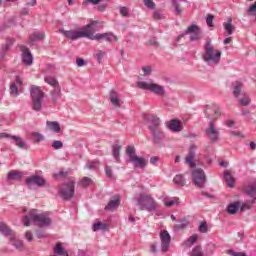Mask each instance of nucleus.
Instances as JSON below:
<instances>
[{
	"label": "nucleus",
	"instance_id": "nucleus-40",
	"mask_svg": "<svg viewBox=\"0 0 256 256\" xmlns=\"http://www.w3.org/2000/svg\"><path fill=\"white\" fill-rule=\"evenodd\" d=\"M241 89H243V83L236 82V85L234 87V95H235V97H239V94L241 93Z\"/></svg>",
	"mask_w": 256,
	"mask_h": 256
},
{
	"label": "nucleus",
	"instance_id": "nucleus-36",
	"mask_svg": "<svg viewBox=\"0 0 256 256\" xmlns=\"http://www.w3.org/2000/svg\"><path fill=\"white\" fill-rule=\"evenodd\" d=\"M32 139L34 143H41V141H43L45 137L43 136V134L35 132L32 134Z\"/></svg>",
	"mask_w": 256,
	"mask_h": 256
},
{
	"label": "nucleus",
	"instance_id": "nucleus-13",
	"mask_svg": "<svg viewBox=\"0 0 256 256\" xmlns=\"http://www.w3.org/2000/svg\"><path fill=\"white\" fill-rule=\"evenodd\" d=\"M186 35H190L191 41H199L201 39V29H199V26L193 24L187 28Z\"/></svg>",
	"mask_w": 256,
	"mask_h": 256
},
{
	"label": "nucleus",
	"instance_id": "nucleus-23",
	"mask_svg": "<svg viewBox=\"0 0 256 256\" xmlns=\"http://www.w3.org/2000/svg\"><path fill=\"white\" fill-rule=\"evenodd\" d=\"M224 179L226 181V185H228L231 188L235 187V176H233V171L225 170Z\"/></svg>",
	"mask_w": 256,
	"mask_h": 256
},
{
	"label": "nucleus",
	"instance_id": "nucleus-6",
	"mask_svg": "<svg viewBox=\"0 0 256 256\" xmlns=\"http://www.w3.org/2000/svg\"><path fill=\"white\" fill-rule=\"evenodd\" d=\"M126 155H128L134 167H140V169H143V167H147V160L137 156V154L135 153V147L128 146L126 149Z\"/></svg>",
	"mask_w": 256,
	"mask_h": 256
},
{
	"label": "nucleus",
	"instance_id": "nucleus-34",
	"mask_svg": "<svg viewBox=\"0 0 256 256\" xmlns=\"http://www.w3.org/2000/svg\"><path fill=\"white\" fill-rule=\"evenodd\" d=\"M93 231H106L107 230V224H103L102 222L95 223L93 225Z\"/></svg>",
	"mask_w": 256,
	"mask_h": 256
},
{
	"label": "nucleus",
	"instance_id": "nucleus-49",
	"mask_svg": "<svg viewBox=\"0 0 256 256\" xmlns=\"http://www.w3.org/2000/svg\"><path fill=\"white\" fill-rule=\"evenodd\" d=\"M240 103L244 106L247 107L251 103V99L249 97L241 98Z\"/></svg>",
	"mask_w": 256,
	"mask_h": 256
},
{
	"label": "nucleus",
	"instance_id": "nucleus-51",
	"mask_svg": "<svg viewBox=\"0 0 256 256\" xmlns=\"http://www.w3.org/2000/svg\"><path fill=\"white\" fill-rule=\"evenodd\" d=\"M172 4L175 7V11L178 15H181V7L179 6V4H177V1L172 0Z\"/></svg>",
	"mask_w": 256,
	"mask_h": 256
},
{
	"label": "nucleus",
	"instance_id": "nucleus-62",
	"mask_svg": "<svg viewBox=\"0 0 256 256\" xmlns=\"http://www.w3.org/2000/svg\"><path fill=\"white\" fill-rule=\"evenodd\" d=\"M97 59H103L105 57V52L103 51H98L96 54Z\"/></svg>",
	"mask_w": 256,
	"mask_h": 256
},
{
	"label": "nucleus",
	"instance_id": "nucleus-22",
	"mask_svg": "<svg viewBox=\"0 0 256 256\" xmlns=\"http://www.w3.org/2000/svg\"><path fill=\"white\" fill-rule=\"evenodd\" d=\"M168 127L171 131L175 133H179V131H183V123L177 119H173L169 122Z\"/></svg>",
	"mask_w": 256,
	"mask_h": 256
},
{
	"label": "nucleus",
	"instance_id": "nucleus-33",
	"mask_svg": "<svg viewBox=\"0 0 256 256\" xmlns=\"http://www.w3.org/2000/svg\"><path fill=\"white\" fill-rule=\"evenodd\" d=\"M61 93V88L55 89L54 91L50 92L51 95V99L54 103H57L58 99H59V95Z\"/></svg>",
	"mask_w": 256,
	"mask_h": 256
},
{
	"label": "nucleus",
	"instance_id": "nucleus-26",
	"mask_svg": "<svg viewBox=\"0 0 256 256\" xmlns=\"http://www.w3.org/2000/svg\"><path fill=\"white\" fill-rule=\"evenodd\" d=\"M240 207H241V201L234 202V203L228 205L227 211H228V213H230V215H235V213H237V211H239Z\"/></svg>",
	"mask_w": 256,
	"mask_h": 256
},
{
	"label": "nucleus",
	"instance_id": "nucleus-46",
	"mask_svg": "<svg viewBox=\"0 0 256 256\" xmlns=\"http://www.w3.org/2000/svg\"><path fill=\"white\" fill-rule=\"evenodd\" d=\"M53 149H63V142L56 140L52 143Z\"/></svg>",
	"mask_w": 256,
	"mask_h": 256
},
{
	"label": "nucleus",
	"instance_id": "nucleus-53",
	"mask_svg": "<svg viewBox=\"0 0 256 256\" xmlns=\"http://www.w3.org/2000/svg\"><path fill=\"white\" fill-rule=\"evenodd\" d=\"M142 71H143L144 75H151L152 69L150 66H145L142 68Z\"/></svg>",
	"mask_w": 256,
	"mask_h": 256
},
{
	"label": "nucleus",
	"instance_id": "nucleus-12",
	"mask_svg": "<svg viewBox=\"0 0 256 256\" xmlns=\"http://www.w3.org/2000/svg\"><path fill=\"white\" fill-rule=\"evenodd\" d=\"M160 241L163 253H167L171 245V235H169L167 230H162L160 232Z\"/></svg>",
	"mask_w": 256,
	"mask_h": 256
},
{
	"label": "nucleus",
	"instance_id": "nucleus-16",
	"mask_svg": "<svg viewBox=\"0 0 256 256\" xmlns=\"http://www.w3.org/2000/svg\"><path fill=\"white\" fill-rule=\"evenodd\" d=\"M20 51H22V61L24 65H33V55L31 51H29V48L21 46Z\"/></svg>",
	"mask_w": 256,
	"mask_h": 256
},
{
	"label": "nucleus",
	"instance_id": "nucleus-27",
	"mask_svg": "<svg viewBox=\"0 0 256 256\" xmlns=\"http://www.w3.org/2000/svg\"><path fill=\"white\" fill-rule=\"evenodd\" d=\"M194 159H195V152L190 151L188 153V155L186 156L185 163H186V165H189V167H191V169H193L195 167V162H193Z\"/></svg>",
	"mask_w": 256,
	"mask_h": 256
},
{
	"label": "nucleus",
	"instance_id": "nucleus-18",
	"mask_svg": "<svg viewBox=\"0 0 256 256\" xmlns=\"http://www.w3.org/2000/svg\"><path fill=\"white\" fill-rule=\"evenodd\" d=\"M121 205V197L119 195H115L107 204L105 207V211H115L117 207Z\"/></svg>",
	"mask_w": 256,
	"mask_h": 256
},
{
	"label": "nucleus",
	"instance_id": "nucleus-45",
	"mask_svg": "<svg viewBox=\"0 0 256 256\" xmlns=\"http://www.w3.org/2000/svg\"><path fill=\"white\" fill-rule=\"evenodd\" d=\"M145 7H148V9H155V2L153 0H144Z\"/></svg>",
	"mask_w": 256,
	"mask_h": 256
},
{
	"label": "nucleus",
	"instance_id": "nucleus-15",
	"mask_svg": "<svg viewBox=\"0 0 256 256\" xmlns=\"http://www.w3.org/2000/svg\"><path fill=\"white\" fill-rule=\"evenodd\" d=\"M206 135L213 143L219 139V130H217L213 122H210L209 127L206 129Z\"/></svg>",
	"mask_w": 256,
	"mask_h": 256
},
{
	"label": "nucleus",
	"instance_id": "nucleus-63",
	"mask_svg": "<svg viewBox=\"0 0 256 256\" xmlns=\"http://www.w3.org/2000/svg\"><path fill=\"white\" fill-rule=\"evenodd\" d=\"M226 125H227L228 127H233V125H235V121H233V120H228V121L226 122Z\"/></svg>",
	"mask_w": 256,
	"mask_h": 256
},
{
	"label": "nucleus",
	"instance_id": "nucleus-44",
	"mask_svg": "<svg viewBox=\"0 0 256 256\" xmlns=\"http://www.w3.org/2000/svg\"><path fill=\"white\" fill-rule=\"evenodd\" d=\"M102 0H83V5H99Z\"/></svg>",
	"mask_w": 256,
	"mask_h": 256
},
{
	"label": "nucleus",
	"instance_id": "nucleus-11",
	"mask_svg": "<svg viewBox=\"0 0 256 256\" xmlns=\"http://www.w3.org/2000/svg\"><path fill=\"white\" fill-rule=\"evenodd\" d=\"M89 39L91 41H101V39H104V41H107L108 43H113V41L117 42L119 41V38L113 32L108 33H102V34H93L88 35Z\"/></svg>",
	"mask_w": 256,
	"mask_h": 256
},
{
	"label": "nucleus",
	"instance_id": "nucleus-52",
	"mask_svg": "<svg viewBox=\"0 0 256 256\" xmlns=\"http://www.w3.org/2000/svg\"><path fill=\"white\" fill-rule=\"evenodd\" d=\"M153 18H154L156 21H157V20H161V19H163V15H162L161 12H159V11H154Z\"/></svg>",
	"mask_w": 256,
	"mask_h": 256
},
{
	"label": "nucleus",
	"instance_id": "nucleus-20",
	"mask_svg": "<svg viewBox=\"0 0 256 256\" xmlns=\"http://www.w3.org/2000/svg\"><path fill=\"white\" fill-rule=\"evenodd\" d=\"M110 102L114 109L121 108V99H119V93H117L115 90L110 91Z\"/></svg>",
	"mask_w": 256,
	"mask_h": 256
},
{
	"label": "nucleus",
	"instance_id": "nucleus-43",
	"mask_svg": "<svg viewBox=\"0 0 256 256\" xmlns=\"http://www.w3.org/2000/svg\"><path fill=\"white\" fill-rule=\"evenodd\" d=\"M192 256H203V251L201 250V247L197 246L192 250L191 253Z\"/></svg>",
	"mask_w": 256,
	"mask_h": 256
},
{
	"label": "nucleus",
	"instance_id": "nucleus-2",
	"mask_svg": "<svg viewBox=\"0 0 256 256\" xmlns=\"http://www.w3.org/2000/svg\"><path fill=\"white\" fill-rule=\"evenodd\" d=\"M32 221L38 227H48L51 223V218L47 214H38L37 210H30L29 215L23 217V224L25 227H29Z\"/></svg>",
	"mask_w": 256,
	"mask_h": 256
},
{
	"label": "nucleus",
	"instance_id": "nucleus-8",
	"mask_svg": "<svg viewBox=\"0 0 256 256\" xmlns=\"http://www.w3.org/2000/svg\"><path fill=\"white\" fill-rule=\"evenodd\" d=\"M0 231L6 235L7 237H10V241L16 249H19L20 251L23 249V242L21 240L15 239V232L10 230L8 226L5 225V223H0Z\"/></svg>",
	"mask_w": 256,
	"mask_h": 256
},
{
	"label": "nucleus",
	"instance_id": "nucleus-64",
	"mask_svg": "<svg viewBox=\"0 0 256 256\" xmlns=\"http://www.w3.org/2000/svg\"><path fill=\"white\" fill-rule=\"evenodd\" d=\"M219 165H220V167H228L229 163L222 161V162H219Z\"/></svg>",
	"mask_w": 256,
	"mask_h": 256
},
{
	"label": "nucleus",
	"instance_id": "nucleus-25",
	"mask_svg": "<svg viewBox=\"0 0 256 256\" xmlns=\"http://www.w3.org/2000/svg\"><path fill=\"white\" fill-rule=\"evenodd\" d=\"M44 81L51 87H54V89H61V86H59V81H57V79H55V77L46 76V77H44Z\"/></svg>",
	"mask_w": 256,
	"mask_h": 256
},
{
	"label": "nucleus",
	"instance_id": "nucleus-35",
	"mask_svg": "<svg viewBox=\"0 0 256 256\" xmlns=\"http://www.w3.org/2000/svg\"><path fill=\"white\" fill-rule=\"evenodd\" d=\"M197 239H198L197 234L190 236L185 242L186 247H191L194 243H197Z\"/></svg>",
	"mask_w": 256,
	"mask_h": 256
},
{
	"label": "nucleus",
	"instance_id": "nucleus-42",
	"mask_svg": "<svg viewBox=\"0 0 256 256\" xmlns=\"http://www.w3.org/2000/svg\"><path fill=\"white\" fill-rule=\"evenodd\" d=\"M230 135L232 137H237L238 139H245V134H243V132L240 131H232L230 132Z\"/></svg>",
	"mask_w": 256,
	"mask_h": 256
},
{
	"label": "nucleus",
	"instance_id": "nucleus-32",
	"mask_svg": "<svg viewBox=\"0 0 256 256\" xmlns=\"http://www.w3.org/2000/svg\"><path fill=\"white\" fill-rule=\"evenodd\" d=\"M11 139L15 140L17 147H19L20 149H25L26 145H25L23 139H21V137L11 136Z\"/></svg>",
	"mask_w": 256,
	"mask_h": 256
},
{
	"label": "nucleus",
	"instance_id": "nucleus-59",
	"mask_svg": "<svg viewBox=\"0 0 256 256\" xmlns=\"http://www.w3.org/2000/svg\"><path fill=\"white\" fill-rule=\"evenodd\" d=\"M65 175H67V172L60 171L59 173L54 174V177L58 179V177H65Z\"/></svg>",
	"mask_w": 256,
	"mask_h": 256
},
{
	"label": "nucleus",
	"instance_id": "nucleus-21",
	"mask_svg": "<svg viewBox=\"0 0 256 256\" xmlns=\"http://www.w3.org/2000/svg\"><path fill=\"white\" fill-rule=\"evenodd\" d=\"M204 113H206V117H208V118L214 114L213 118L217 119V117H219V115H221V110H219V107H217L216 105H212L210 107H207L204 110Z\"/></svg>",
	"mask_w": 256,
	"mask_h": 256
},
{
	"label": "nucleus",
	"instance_id": "nucleus-10",
	"mask_svg": "<svg viewBox=\"0 0 256 256\" xmlns=\"http://www.w3.org/2000/svg\"><path fill=\"white\" fill-rule=\"evenodd\" d=\"M60 195L63 197V199H66V201H69L75 195V181L70 180L68 183L63 184Z\"/></svg>",
	"mask_w": 256,
	"mask_h": 256
},
{
	"label": "nucleus",
	"instance_id": "nucleus-47",
	"mask_svg": "<svg viewBox=\"0 0 256 256\" xmlns=\"http://www.w3.org/2000/svg\"><path fill=\"white\" fill-rule=\"evenodd\" d=\"M213 19H215V16H213L212 14H208L206 18V23L208 27H213Z\"/></svg>",
	"mask_w": 256,
	"mask_h": 256
},
{
	"label": "nucleus",
	"instance_id": "nucleus-14",
	"mask_svg": "<svg viewBox=\"0 0 256 256\" xmlns=\"http://www.w3.org/2000/svg\"><path fill=\"white\" fill-rule=\"evenodd\" d=\"M145 121H147L150 131H157L159 125H161V120L155 115H146Z\"/></svg>",
	"mask_w": 256,
	"mask_h": 256
},
{
	"label": "nucleus",
	"instance_id": "nucleus-41",
	"mask_svg": "<svg viewBox=\"0 0 256 256\" xmlns=\"http://www.w3.org/2000/svg\"><path fill=\"white\" fill-rule=\"evenodd\" d=\"M93 181L91 180V178L89 177H84L82 178V180L80 181V185L82 187H89V185L92 183Z\"/></svg>",
	"mask_w": 256,
	"mask_h": 256
},
{
	"label": "nucleus",
	"instance_id": "nucleus-4",
	"mask_svg": "<svg viewBox=\"0 0 256 256\" xmlns=\"http://www.w3.org/2000/svg\"><path fill=\"white\" fill-rule=\"evenodd\" d=\"M222 53L223 52H221V50H217L213 46H208V47H205V52L202 57L206 63H212L213 65H219V61H221Z\"/></svg>",
	"mask_w": 256,
	"mask_h": 256
},
{
	"label": "nucleus",
	"instance_id": "nucleus-58",
	"mask_svg": "<svg viewBox=\"0 0 256 256\" xmlns=\"http://www.w3.org/2000/svg\"><path fill=\"white\" fill-rule=\"evenodd\" d=\"M256 11V1L254 2V4H252L251 6H249L248 8V12L249 13H255Z\"/></svg>",
	"mask_w": 256,
	"mask_h": 256
},
{
	"label": "nucleus",
	"instance_id": "nucleus-9",
	"mask_svg": "<svg viewBox=\"0 0 256 256\" xmlns=\"http://www.w3.org/2000/svg\"><path fill=\"white\" fill-rule=\"evenodd\" d=\"M192 181L196 187L202 189L205 187L206 176L203 169H194L192 171Z\"/></svg>",
	"mask_w": 256,
	"mask_h": 256
},
{
	"label": "nucleus",
	"instance_id": "nucleus-30",
	"mask_svg": "<svg viewBox=\"0 0 256 256\" xmlns=\"http://www.w3.org/2000/svg\"><path fill=\"white\" fill-rule=\"evenodd\" d=\"M246 193L247 195H249V197H252V203L255 201L256 199V188L255 186H248L246 187Z\"/></svg>",
	"mask_w": 256,
	"mask_h": 256
},
{
	"label": "nucleus",
	"instance_id": "nucleus-7",
	"mask_svg": "<svg viewBox=\"0 0 256 256\" xmlns=\"http://www.w3.org/2000/svg\"><path fill=\"white\" fill-rule=\"evenodd\" d=\"M31 97L33 100L34 111H41V107H42L41 101H43V97H44V94H43V91L41 90V88H39L37 86H32Z\"/></svg>",
	"mask_w": 256,
	"mask_h": 256
},
{
	"label": "nucleus",
	"instance_id": "nucleus-37",
	"mask_svg": "<svg viewBox=\"0 0 256 256\" xmlns=\"http://www.w3.org/2000/svg\"><path fill=\"white\" fill-rule=\"evenodd\" d=\"M175 185H185V178H183V175H176L173 179Z\"/></svg>",
	"mask_w": 256,
	"mask_h": 256
},
{
	"label": "nucleus",
	"instance_id": "nucleus-29",
	"mask_svg": "<svg viewBox=\"0 0 256 256\" xmlns=\"http://www.w3.org/2000/svg\"><path fill=\"white\" fill-rule=\"evenodd\" d=\"M23 177V172L12 170L8 173V179L17 180Z\"/></svg>",
	"mask_w": 256,
	"mask_h": 256
},
{
	"label": "nucleus",
	"instance_id": "nucleus-24",
	"mask_svg": "<svg viewBox=\"0 0 256 256\" xmlns=\"http://www.w3.org/2000/svg\"><path fill=\"white\" fill-rule=\"evenodd\" d=\"M224 30L228 35H233V30L235 26H233V18L229 17L227 22L223 23Z\"/></svg>",
	"mask_w": 256,
	"mask_h": 256
},
{
	"label": "nucleus",
	"instance_id": "nucleus-1",
	"mask_svg": "<svg viewBox=\"0 0 256 256\" xmlns=\"http://www.w3.org/2000/svg\"><path fill=\"white\" fill-rule=\"evenodd\" d=\"M99 31V21H92L86 26L79 28L77 30H64L60 29V33L67 37V39H72V41H77V39H89V35L95 37V33Z\"/></svg>",
	"mask_w": 256,
	"mask_h": 256
},
{
	"label": "nucleus",
	"instance_id": "nucleus-55",
	"mask_svg": "<svg viewBox=\"0 0 256 256\" xmlns=\"http://www.w3.org/2000/svg\"><path fill=\"white\" fill-rule=\"evenodd\" d=\"M240 209H241V211H247V209H251V206H249V204H247V203L241 202Z\"/></svg>",
	"mask_w": 256,
	"mask_h": 256
},
{
	"label": "nucleus",
	"instance_id": "nucleus-19",
	"mask_svg": "<svg viewBox=\"0 0 256 256\" xmlns=\"http://www.w3.org/2000/svg\"><path fill=\"white\" fill-rule=\"evenodd\" d=\"M23 87V80L21 78L17 77L16 81L10 85V93L14 97H17L19 95V89Z\"/></svg>",
	"mask_w": 256,
	"mask_h": 256
},
{
	"label": "nucleus",
	"instance_id": "nucleus-28",
	"mask_svg": "<svg viewBox=\"0 0 256 256\" xmlns=\"http://www.w3.org/2000/svg\"><path fill=\"white\" fill-rule=\"evenodd\" d=\"M47 127L50 129V131H54V133H59V131H61V126L58 124V122L47 121Z\"/></svg>",
	"mask_w": 256,
	"mask_h": 256
},
{
	"label": "nucleus",
	"instance_id": "nucleus-38",
	"mask_svg": "<svg viewBox=\"0 0 256 256\" xmlns=\"http://www.w3.org/2000/svg\"><path fill=\"white\" fill-rule=\"evenodd\" d=\"M165 207H173L174 205H179V198H173L171 200H166L164 202Z\"/></svg>",
	"mask_w": 256,
	"mask_h": 256
},
{
	"label": "nucleus",
	"instance_id": "nucleus-54",
	"mask_svg": "<svg viewBox=\"0 0 256 256\" xmlns=\"http://www.w3.org/2000/svg\"><path fill=\"white\" fill-rule=\"evenodd\" d=\"M86 167H87V169H95L97 167V162H94V161L88 162L86 164Z\"/></svg>",
	"mask_w": 256,
	"mask_h": 256
},
{
	"label": "nucleus",
	"instance_id": "nucleus-39",
	"mask_svg": "<svg viewBox=\"0 0 256 256\" xmlns=\"http://www.w3.org/2000/svg\"><path fill=\"white\" fill-rule=\"evenodd\" d=\"M41 39H45V34L34 33L30 36V41H39Z\"/></svg>",
	"mask_w": 256,
	"mask_h": 256
},
{
	"label": "nucleus",
	"instance_id": "nucleus-5",
	"mask_svg": "<svg viewBox=\"0 0 256 256\" xmlns=\"http://www.w3.org/2000/svg\"><path fill=\"white\" fill-rule=\"evenodd\" d=\"M137 87L144 91H151V93L158 95V97H165V87L157 83L140 81L137 83Z\"/></svg>",
	"mask_w": 256,
	"mask_h": 256
},
{
	"label": "nucleus",
	"instance_id": "nucleus-56",
	"mask_svg": "<svg viewBox=\"0 0 256 256\" xmlns=\"http://www.w3.org/2000/svg\"><path fill=\"white\" fill-rule=\"evenodd\" d=\"M105 173H106L107 177H113V172H112L110 166H106Z\"/></svg>",
	"mask_w": 256,
	"mask_h": 256
},
{
	"label": "nucleus",
	"instance_id": "nucleus-57",
	"mask_svg": "<svg viewBox=\"0 0 256 256\" xmlns=\"http://www.w3.org/2000/svg\"><path fill=\"white\" fill-rule=\"evenodd\" d=\"M184 227H187V223H185V222H180L175 225L176 229H184Z\"/></svg>",
	"mask_w": 256,
	"mask_h": 256
},
{
	"label": "nucleus",
	"instance_id": "nucleus-60",
	"mask_svg": "<svg viewBox=\"0 0 256 256\" xmlns=\"http://www.w3.org/2000/svg\"><path fill=\"white\" fill-rule=\"evenodd\" d=\"M76 64L78 67H83V65H85V60L79 58L76 60Z\"/></svg>",
	"mask_w": 256,
	"mask_h": 256
},
{
	"label": "nucleus",
	"instance_id": "nucleus-17",
	"mask_svg": "<svg viewBox=\"0 0 256 256\" xmlns=\"http://www.w3.org/2000/svg\"><path fill=\"white\" fill-rule=\"evenodd\" d=\"M26 185H28V187H31V185H37L38 187H43V185H45V180L43 177L39 175H34L26 179Z\"/></svg>",
	"mask_w": 256,
	"mask_h": 256
},
{
	"label": "nucleus",
	"instance_id": "nucleus-31",
	"mask_svg": "<svg viewBox=\"0 0 256 256\" xmlns=\"http://www.w3.org/2000/svg\"><path fill=\"white\" fill-rule=\"evenodd\" d=\"M121 153V146L119 144H116L112 147V155L114 159H119Z\"/></svg>",
	"mask_w": 256,
	"mask_h": 256
},
{
	"label": "nucleus",
	"instance_id": "nucleus-50",
	"mask_svg": "<svg viewBox=\"0 0 256 256\" xmlns=\"http://www.w3.org/2000/svg\"><path fill=\"white\" fill-rule=\"evenodd\" d=\"M120 14L122 15V17H129V10L127 9V7H121Z\"/></svg>",
	"mask_w": 256,
	"mask_h": 256
},
{
	"label": "nucleus",
	"instance_id": "nucleus-61",
	"mask_svg": "<svg viewBox=\"0 0 256 256\" xmlns=\"http://www.w3.org/2000/svg\"><path fill=\"white\" fill-rule=\"evenodd\" d=\"M25 237L27 241H33V234L31 232H26Z\"/></svg>",
	"mask_w": 256,
	"mask_h": 256
},
{
	"label": "nucleus",
	"instance_id": "nucleus-3",
	"mask_svg": "<svg viewBox=\"0 0 256 256\" xmlns=\"http://www.w3.org/2000/svg\"><path fill=\"white\" fill-rule=\"evenodd\" d=\"M136 202L140 211H155L157 209V203L153 197L147 194H140L139 198H136Z\"/></svg>",
	"mask_w": 256,
	"mask_h": 256
},
{
	"label": "nucleus",
	"instance_id": "nucleus-48",
	"mask_svg": "<svg viewBox=\"0 0 256 256\" xmlns=\"http://www.w3.org/2000/svg\"><path fill=\"white\" fill-rule=\"evenodd\" d=\"M199 231H200V233H207V231H208L207 222H202L200 224Z\"/></svg>",
	"mask_w": 256,
	"mask_h": 256
}]
</instances>
